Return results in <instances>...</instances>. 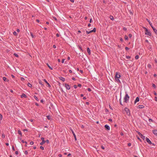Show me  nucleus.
<instances>
[{"mask_svg":"<svg viewBox=\"0 0 157 157\" xmlns=\"http://www.w3.org/2000/svg\"><path fill=\"white\" fill-rule=\"evenodd\" d=\"M129 98V96H128L127 94H126L125 97L124 98V102L125 103L128 102Z\"/></svg>","mask_w":157,"mask_h":157,"instance_id":"f257e3e1","label":"nucleus"},{"mask_svg":"<svg viewBox=\"0 0 157 157\" xmlns=\"http://www.w3.org/2000/svg\"><path fill=\"white\" fill-rule=\"evenodd\" d=\"M144 29H145V34L146 35H148L149 36H151V34L150 32L148 30V29L145 27H144Z\"/></svg>","mask_w":157,"mask_h":157,"instance_id":"f03ea898","label":"nucleus"},{"mask_svg":"<svg viewBox=\"0 0 157 157\" xmlns=\"http://www.w3.org/2000/svg\"><path fill=\"white\" fill-rule=\"evenodd\" d=\"M124 109L126 113L127 114L128 116H130V113L129 109L127 108H125Z\"/></svg>","mask_w":157,"mask_h":157,"instance_id":"7ed1b4c3","label":"nucleus"},{"mask_svg":"<svg viewBox=\"0 0 157 157\" xmlns=\"http://www.w3.org/2000/svg\"><path fill=\"white\" fill-rule=\"evenodd\" d=\"M120 77L121 75L120 73L117 72H116L115 78H119Z\"/></svg>","mask_w":157,"mask_h":157,"instance_id":"20e7f679","label":"nucleus"},{"mask_svg":"<svg viewBox=\"0 0 157 157\" xmlns=\"http://www.w3.org/2000/svg\"><path fill=\"white\" fill-rule=\"evenodd\" d=\"M95 31H96V29H95V28H94L92 30H91L90 31H86V33L87 34H89L92 32H95Z\"/></svg>","mask_w":157,"mask_h":157,"instance_id":"39448f33","label":"nucleus"},{"mask_svg":"<svg viewBox=\"0 0 157 157\" xmlns=\"http://www.w3.org/2000/svg\"><path fill=\"white\" fill-rule=\"evenodd\" d=\"M146 140L147 142L149 144H152V143L151 140L147 138L146 137Z\"/></svg>","mask_w":157,"mask_h":157,"instance_id":"423d86ee","label":"nucleus"},{"mask_svg":"<svg viewBox=\"0 0 157 157\" xmlns=\"http://www.w3.org/2000/svg\"><path fill=\"white\" fill-rule=\"evenodd\" d=\"M65 87H66V88L67 90H69L70 89V86L69 85H68V84H65Z\"/></svg>","mask_w":157,"mask_h":157,"instance_id":"0eeeda50","label":"nucleus"},{"mask_svg":"<svg viewBox=\"0 0 157 157\" xmlns=\"http://www.w3.org/2000/svg\"><path fill=\"white\" fill-rule=\"evenodd\" d=\"M105 127L107 130H109L110 129L109 126L107 124H106L105 125Z\"/></svg>","mask_w":157,"mask_h":157,"instance_id":"6e6552de","label":"nucleus"},{"mask_svg":"<svg viewBox=\"0 0 157 157\" xmlns=\"http://www.w3.org/2000/svg\"><path fill=\"white\" fill-rule=\"evenodd\" d=\"M71 131L72 133L73 134V136L74 137L75 140H76V135H75L74 131L72 129L71 130Z\"/></svg>","mask_w":157,"mask_h":157,"instance_id":"1a4fd4ad","label":"nucleus"},{"mask_svg":"<svg viewBox=\"0 0 157 157\" xmlns=\"http://www.w3.org/2000/svg\"><path fill=\"white\" fill-rule=\"evenodd\" d=\"M21 98H22L23 97H24L25 98H27V96L24 93H23L21 95Z\"/></svg>","mask_w":157,"mask_h":157,"instance_id":"9d476101","label":"nucleus"},{"mask_svg":"<svg viewBox=\"0 0 157 157\" xmlns=\"http://www.w3.org/2000/svg\"><path fill=\"white\" fill-rule=\"evenodd\" d=\"M43 80L47 84V85H48V87H51V85H50V84L47 82V81L45 79H44Z\"/></svg>","mask_w":157,"mask_h":157,"instance_id":"9b49d317","label":"nucleus"},{"mask_svg":"<svg viewBox=\"0 0 157 157\" xmlns=\"http://www.w3.org/2000/svg\"><path fill=\"white\" fill-rule=\"evenodd\" d=\"M139 101V98L138 97H137L136 99L134 101L135 103H136Z\"/></svg>","mask_w":157,"mask_h":157,"instance_id":"f8f14e48","label":"nucleus"},{"mask_svg":"<svg viewBox=\"0 0 157 157\" xmlns=\"http://www.w3.org/2000/svg\"><path fill=\"white\" fill-rule=\"evenodd\" d=\"M153 132L155 135L157 136V130H153Z\"/></svg>","mask_w":157,"mask_h":157,"instance_id":"ddd939ff","label":"nucleus"},{"mask_svg":"<svg viewBox=\"0 0 157 157\" xmlns=\"http://www.w3.org/2000/svg\"><path fill=\"white\" fill-rule=\"evenodd\" d=\"M144 107V106L143 105H139L138 106V108L140 109H143Z\"/></svg>","mask_w":157,"mask_h":157,"instance_id":"4468645a","label":"nucleus"},{"mask_svg":"<svg viewBox=\"0 0 157 157\" xmlns=\"http://www.w3.org/2000/svg\"><path fill=\"white\" fill-rule=\"evenodd\" d=\"M3 80L5 81H6L7 82H8L9 81V80L7 79L6 78L4 77H3Z\"/></svg>","mask_w":157,"mask_h":157,"instance_id":"2eb2a0df","label":"nucleus"},{"mask_svg":"<svg viewBox=\"0 0 157 157\" xmlns=\"http://www.w3.org/2000/svg\"><path fill=\"white\" fill-rule=\"evenodd\" d=\"M59 78L60 80H62L63 82L64 81L65 78H64L62 77H59Z\"/></svg>","mask_w":157,"mask_h":157,"instance_id":"dca6fc26","label":"nucleus"},{"mask_svg":"<svg viewBox=\"0 0 157 157\" xmlns=\"http://www.w3.org/2000/svg\"><path fill=\"white\" fill-rule=\"evenodd\" d=\"M152 29H153L154 31L155 32V33H157V30L156 29H155L153 26H152Z\"/></svg>","mask_w":157,"mask_h":157,"instance_id":"f3484780","label":"nucleus"},{"mask_svg":"<svg viewBox=\"0 0 157 157\" xmlns=\"http://www.w3.org/2000/svg\"><path fill=\"white\" fill-rule=\"evenodd\" d=\"M87 52L89 55L90 54V48H87Z\"/></svg>","mask_w":157,"mask_h":157,"instance_id":"a211bd4d","label":"nucleus"},{"mask_svg":"<svg viewBox=\"0 0 157 157\" xmlns=\"http://www.w3.org/2000/svg\"><path fill=\"white\" fill-rule=\"evenodd\" d=\"M140 137L143 139V140H144L145 138V136L143 135L142 134L140 136Z\"/></svg>","mask_w":157,"mask_h":157,"instance_id":"6ab92c4d","label":"nucleus"},{"mask_svg":"<svg viewBox=\"0 0 157 157\" xmlns=\"http://www.w3.org/2000/svg\"><path fill=\"white\" fill-rule=\"evenodd\" d=\"M45 143V140H43L42 141V142H41L40 144V145H43V144Z\"/></svg>","mask_w":157,"mask_h":157,"instance_id":"aec40b11","label":"nucleus"},{"mask_svg":"<svg viewBox=\"0 0 157 157\" xmlns=\"http://www.w3.org/2000/svg\"><path fill=\"white\" fill-rule=\"evenodd\" d=\"M27 85H28V86L29 87H32V85L31 83H28Z\"/></svg>","mask_w":157,"mask_h":157,"instance_id":"412c9836","label":"nucleus"},{"mask_svg":"<svg viewBox=\"0 0 157 157\" xmlns=\"http://www.w3.org/2000/svg\"><path fill=\"white\" fill-rule=\"evenodd\" d=\"M34 98L37 101H39V100L38 99V98L35 95L34 96Z\"/></svg>","mask_w":157,"mask_h":157,"instance_id":"4be33fe9","label":"nucleus"},{"mask_svg":"<svg viewBox=\"0 0 157 157\" xmlns=\"http://www.w3.org/2000/svg\"><path fill=\"white\" fill-rule=\"evenodd\" d=\"M18 133L21 136H22V134L21 133V132L20 130L18 131Z\"/></svg>","mask_w":157,"mask_h":157,"instance_id":"5701e85b","label":"nucleus"},{"mask_svg":"<svg viewBox=\"0 0 157 157\" xmlns=\"http://www.w3.org/2000/svg\"><path fill=\"white\" fill-rule=\"evenodd\" d=\"M119 101L120 103V105H123L122 103L121 100V97L120 98V99H119Z\"/></svg>","mask_w":157,"mask_h":157,"instance_id":"b1692460","label":"nucleus"},{"mask_svg":"<svg viewBox=\"0 0 157 157\" xmlns=\"http://www.w3.org/2000/svg\"><path fill=\"white\" fill-rule=\"evenodd\" d=\"M119 78H115V79L117 82L121 83V82L120 80H119Z\"/></svg>","mask_w":157,"mask_h":157,"instance_id":"393cba45","label":"nucleus"},{"mask_svg":"<svg viewBox=\"0 0 157 157\" xmlns=\"http://www.w3.org/2000/svg\"><path fill=\"white\" fill-rule=\"evenodd\" d=\"M47 118L49 120H51V117L49 116H47Z\"/></svg>","mask_w":157,"mask_h":157,"instance_id":"a878e982","label":"nucleus"},{"mask_svg":"<svg viewBox=\"0 0 157 157\" xmlns=\"http://www.w3.org/2000/svg\"><path fill=\"white\" fill-rule=\"evenodd\" d=\"M109 18H110L111 20H113V19H114V18H113V16H110V17H109Z\"/></svg>","mask_w":157,"mask_h":157,"instance_id":"bb28decb","label":"nucleus"},{"mask_svg":"<svg viewBox=\"0 0 157 157\" xmlns=\"http://www.w3.org/2000/svg\"><path fill=\"white\" fill-rule=\"evenodd\" d=\"M39 83L42 85H43V84H42V81L40 80H39Z\"/></svg>","mask_w":157,"mask_h":157,"instance_id":"cd10ccee","label":"nucleus"},{"mask_svg":"<svg viewBox=\"0 0 157 157\" xmlns=\"http://www.w3.org/2000/svg\"><path fill=\"white\" fill-rule=\"evenodd\" d=\"M124 38H125V40H127L128 39V38L127 36H124Z\"/></svg>","mask_w":157,"mask_h":157,"instance_id":"c85d7f7f","label":"nucleus"},{"mask_svg":"<svg viewBox=\"0 0 157 157\" xmlns=\"http://www.w3.org/2000/svg\"><path fill=\"white\" fill-rule=\"evenodd\" d=\"M2 138H5V135L4 134H2Z\"/></svg>","mask_w":157,"mask_h":157,"instance_id":"c756f323","label":"nucleus"},{"mask_svg":"<svg viewBox=\"0 0 157 157\" xmlns=\"http://www.w3.org/2000/svg\"><path fill=\"white\" fill-rule=\"evenodd\" d=\"M139 56L138 55H136V56H135V59H138V58H139Z\"/></svg>","mask_w":157,"mask_h":157,"instance_id":"7c9ffc66","label":"nucleus"},{"mask_svg":"<svg viewBox=\"0 0 157 157\" xmlns=\"http://www.w3.org/2000/svg\"><path fill=\"white\" fill-rule=\"evenodd\" d=\"M2 115L0 113V119L2 120Z\"/></svg>","mask_w":157,"mask_h":157,"instance_id":"2f4dec72","label":"nucleus"},{"mask_svg":"<svg viewBox=\"0 0 157 157\" xmlns=\"http://www.w3.org/2000/svg\"><path fill=\"white\" fill-rule=\"evenodd\" d=\"M61 71H63V72H64L65 73H67V72H66V70H61Z\"/></svg>","mask_w":157,"mask_h":157,"instance_id":"473e14b6","label":"nucleus"},{"mask_svg":"<svg viewBox=\"0 0 157 157\" xmlns=\"http://www.w3.org/2000/svg\"><path fill=\"white\" fill-rule=\"evenodd\" d=\"M151 65L149 64H148V65H147V67L148 68H151Z\"/></svg>","mask_w":157,"mask_h":157,"instance_id":"72a5a7b5","label":"nucleus"},{"mask_svg":"<svg viewBox=\"0 0 157 157\" xmlns=\"http://www.w3.org/2000/svg\"><path fill=\"white\" fill-rule=\"evenodd\" d=\"M40 148L42 149V150H44V147L42 146H41L40 147Z\"/></svg>","mask_w":157,"mask_h":157,"instance_id":"f704fd0d","label":"nucleus"},{"mask_svg":"<svg viewBox=\"0 0 157 157\" xmlns=\"http://www.w3.org/2000/svg\"><path fill=\"white\" fill-rule=\"evenodd\" d=\"M65 60V59H62V62H61L62 63H63L64 62Z\"/></svg>","mask_w":157,"mask_h":157,"instance_id":"c9c22d12","label":"nucleus"},{"mask_svg":"<svg viewBox=\"0 0 157 157\" xmlns=\"http://www.w3.org/2000/svg\"><path fill=\"white\" fill-rule=\"evenodd\" d=\"M30 35L32 38H34V36L32 33H30Z\"/></svg>","mask_w":157,"mask_h":157,"instance_id":"e433bc0d","label":"nucleus"},{"mask_svg":"<svg viewBox=\"0 0 157 157\" xmlns=\"http://www.w3.org/2000/svg\"><path fill=\"white\" fill-rule=\"evenodd\" d=\"M13 34L14 35H17V33L16 32H14L13 33Z\"/></svg>","mask_w":157,"mask_h":157,"instance_id":"4c0bfd02","label":"nucleus"},{"mask_svg":"<svg viewBox=\"0 0 157 157\" xmlns=\"http://www.w3.org/2000/svg\"><path fill=\"white\" fill-rule=\"evenodd\" d=\"M152 86L153 87H154L155 88L156 87V86L155 84H152Z\"/></svg>","mask_w":157,"mask_h":157,"instance_id":"58836bf2","label":"nucleus"},{"mask_svg":"<svg viewBox=\"0 0 157 157\" xmlns=\"http://www.w3.org/2000/svg\"><path fill=\"white\" fill-rule=\"evenodd\" d=\"M149 121L150 122L153 121V120L151 119H149Z\"/></svg>","mask_w":157,"mask_h":157,"instance_id":"ea45409f","label":"nucleus"},{"mask_svg":"<svg viewBox=\"0 0 157 157\" xmlns=\"http://www.w3.org/2000/svg\"><path fill=\"white\" fill-rule=\"evenodd\" d=\"M14 55L15 56H16V57H18V55H17V54L14 53Z\"/></svg>","mask_w":157,"mask_h":157,"instance_id":"a19ab883","label":"nucleus"},{"mask_svg":"<svg viewBox=\"0 0 157 157\" xmlns=\"http://www.w3.org/2000/svg\"><path fill=\"white\" fill-rule=\"evenodd\" d=\"M30 144L31 145H33L34 144V142L33 141H31Z\"/></svg>","mask_w":157,"mask_h":157,"instance_id":"79ce46f5","label":"nucleus"},{"mask_svg":"<svg viewBox=\"0 0 157 157\" xmlns=\"http://www.w3.org/2000/svg\"><path fill=\"white\" fill-rule=\"evenodd\" d=\"M12 150H13V151H15V148H14V146H13H13H12Z\"/></svg>","mask_w":157,"mask_h":157,"instance_id":"37998d69","label":"nucleus"},{"mask_svg":"<svg viewBox=\"0 0 157 157\" xmlns=\"http://www.w3.org/2000/svg\"><path fill=\"white\" fill-rule=\"evenodd\" d=\"M15 154L17 155L18 154V152L17 151H16L15 152Z\"/></svg>","mask_w":157,"mask_h":157,"instance_id":"c03bdc74","label":"nucleus"},{"mask_svg":"<svg viewBox=\"0 0 157 157\" xmlns=\"http://www.w3.org/2000/svg\"><path fill=\"white\" fill-rule=\"evenodd\" d=\"M87 90L89 91H91V89L90 88H88L87 89Z\"/></svg>","mask_w":157,"mask_h":157,"instance_id":"a18cd8bd","label":"nucleus"},{"mask_svg":"<svg viewBox=\"0 0 157 157\" xmlns=\"http://www.w3.org/2000/svg\"><path fill=\"white\" fill-rule=\"evenodd\" d=\"M128 36H129V37H130V38L132 36V34H129Z\"/></svg>","mask_w":157,"mask_h":157,"instance_id":"49530a36","label":"nucleus"},{"mask_svg":"<svg viewBox=\"0 0 157 157\" xmlns=\"http://www.w3.org/2000/svg\"><path fill=\"white\" fill-rule=\"evenodd\" d=\"M74 88L75 89H76L77 88V86L76 85H75L74 86Z\"/></svg>","mask_w":157,"mask_h":157,"instance_id":"de8ad7c7","label":"nucleus"},{"mask_svg":"<svg viewBox=\"0 0 157 157\" xmlns=\"http://www.w3.org/2000/svg\"><path fill=\"white\" fill-rule=\"evenodd\" d=\"M45 142H46L47 143H49V141L48 140H47L45 141Z\"/></svg>","mask_w":157,"mask_h":157,"instance_id":"09e8293b","label":"nucleus"},{"mask_svg":"<svg viewBox=\"0 0 157 157\" xmlns=\"http://www.w3.org/2000/svg\"><path fill=\"white\" fill-rule=\"evenodd\" d=\"M131 143H128V146H131Z\"/></svg>","mask_w":157,"mask_h":157,"instance_id":"8fccbe9b","label":"nucleus"},{"mask_svg":"<svg viewBox=\"0 0 157 157\" xmlns=\"http://www.w3.org/2000/svg\"><path fill=\"white\" fill-rule=\"evenodd\" d=\"M28 153V151H25V155H27V154Z\"/></svg>","mask_w":157,"mask_h":157,"instance_id":"3c124183","label":"nucleus"},{"mask_svg":"<svg viewBox=\"0 0 157 157\" xmlns=\"http://www.w3.org/2000/svg\"><path fill=\"white\" fill-rule=\"evenodd\" d=\"M21 80H22V81H23V80H25V79H24V78H23V77H21Z\"/></svg>","mask_w":157,"mask_h":157,"instance_id":"603ef678","label":"nucleus"},{"mask_svg":"<svg viewBox=\"0 0 157 157\" xmlns=\"http://www.w3.org/2000/svg\"><path fill=\"white\" fill-rule=\"evenodd\" d=\"M101 148L102 149H105V147L103 146H101Z\"/></svg>","mask_w":157,"mask_h":157,"instance_id":"864d4df0","label":"nucleus"},{"mask_svg":"<svg viewBox=\"0 0 157 157\" xmlns=\"http://www.w3.org/2000/svg\"><path fill=\"white\" fill-rule=\"evenodd\" d=\"M155 101H157V97H155Z\"/></svg>","mask_w":157,"mask_h":157,"instance_id":"5fc2aeb1","label":"nucleus"},{"mask_svg":"<svg viewBox=\"0 0 157 157\" xmlns=\"http://www.w3.org/2000/svg\"><path fill=\"white\" fill-rule=\"evenodd\" d=\"M86 104L87 105H89V103L88 102H86Z\"/></svg>","mask_w":157,"mask_h":157,"instance_id":"6e6d98bb","label":"nucleus"},{"mask_svg":"<svg viewBox=\"0 0 157 157\" xmlns=\"http://www.w3.org/2000/svg\"><path fill=\"white\" fill-rule=\"evenodd\" d=\"M126 57L127 59H129L130 58V57L129 56H127Z\"/></svg>","mask_w":157,"mask_h":157,"instance_id":"4d7b16f0","label":"nucleus"},{"mask_svg":"<svg viewBox=\"0 0 157 157\" xmlns=\"http://www.w3.org/2000/svg\"><path fill=\"white\" fill-rule=\"evenodd\" d=\"M44 137H41V140H42V141H43V140H44Z\"/></svg>","mask_w":157,"mask_h":157,"instance_id":"13d9d810","label":"nucleus"},{"mask_svg":"<svg viewBox=\"0 0 157 157\" xmlns=\"http://www.w3.org/2000/svg\"><path fill=\"white\" fill-rule=\"evenodd\" d=\"M81 84H78V87H81Z\"/></svg>","mask_w":157,"mask_h":157,"instance_id":"bf43d9fd","label":"nucleus"},{"mask_svg":"<svg viewBox=\"0 0 157 157\" xmlns=\"http://www.w3.org/2000/svg\"><path fill=\"white\" fill-rule=\"evenodd\" d=\"M35 105L37 106H38L39 105L37 103H35Z\"/></svg>","mask_w":157,"mask_h":157,"instance_id":"052dcab7","label":"nucleus"},{"mask_svg":"<svg viewBox=\"0 0 157 157\" xmlns=\"http://www.w3.org/2000/svg\"><path fill=\"white\" fill-rule=\"evenodd\" d=\"M11 76L13 78H14L15 77V76L13 75H11Z\"/></svg>","mask_w":157,"mask_h":157,"instance_id":"680f3d73","label":"nucleus"},{"mask_svg":"<svg viewBox=\"0 0 157 157\" xmlns=\"http://www.w3.org/2000/svg\"><path fill=\"white\" fill-rule=\"evenodd\" d=\"M120 40L121 41H123V39L122 38H120Z\"/></svg>","mask_w":157,"mask_h":157,"instance_id":"e2e57ef3","label":"nucleus"},{"mask_svg":"<svg viewBox=\"0 0 157 157\" xmlns=\"http://www.w3.org/2000/svg\"><path fill=\"white\" fill-rule=\"evenodd\" d=\"M125 48V49L126 50H128L129 49V48L127 47H126Z\"/></svg>","mask_w":157,"mask_h":157,"instance_id":"0e129e2a","label":"nucleus"},{"mask_svg":"<svg viewBox=\"0 0 157 157\" xmlns=\"http://www.w3.org/2000/svg\"><path fill=\"white\" fill-rule=\"evenodd\" d=\"M154 94L155 95H157V94L155 92V91H154Z\"/></svg>","mask_w":157,"mask_h":157,"instance_id":"69168bd1","label":"nucleus"},{"mask_svg":"<svg viewBox=\"0 0 157 157\" xmlns=\"http://www.w3.org/2000/svg\"><path fill=\"white\" fill-rule=\"evenodd\" d=\"M17 32H20V30L19 29H17Z\"/></svg>","mask_w":157,"mask_h":157,"instance_id":"338daca9","label":"nucleus"},{"mask_svg":"<svg viewBox=\"0 0 157 157\" xmlns=\"http://www.w3.org/2000/svg\"><path fill=\"white\" fill-rule=\"evenodd\" d=\"M56 36L58 37L59 36V35L58 33L56 34Z\"/></svg>","mask_w":157,"mask_h":157,"instance_id":"774afa93","label":"nucleus"}]
</instances>
